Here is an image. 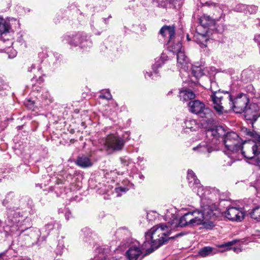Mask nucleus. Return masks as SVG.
<instances>
[{
  "mask_svg": "<svg viewBox=\"0 0 260 260\" xmlns=\"http://www.w3.org/2000/svg\"><path fill=\"white\" fill-rule=\"evenodd\" d=\"M235 243V241L229 242L225 244H222L220 246V247H227V250L229 249V247L233 245Z\"/></svg>",
  "mask_w": 260,
  "mask_h": 260,
  "instance_id": "obj_34",
  "label": "nucleus"
},
{
  "mask_svg": "<svg viewBox=\"0 0 260 260\" xmlns=\"http://www.w3.org/2000/svg\"><path fill=\"white\" fill-rule=\"evenodd\" d=\"M224 129L222 127H217L215 128H212L210 130H208L207 132V135L208 136H211L213 137L211 143L214 145V146H217L219 147L220 144V141L219 139L222 138V136L223 135Z\"/></svg>",
  "mask_w": 260,
  "mask_h": 260,
  "instance_id": "obj_10",
  "label": "nucleus"
},
{
  "mask_svg": "<svg viewBox=\"0 0 260 260\" xmlns=\"http://www.w3.org/2000/svg\"><path fill=\"white\" fill-rule=\"evenodd\" d=\"M251 73L252 72L250 71L247 70V71H245L243 72V75H246L248 73L251 74Z\"/></svg>",
  "mask_w": 260,
  "mask_h": 260,
  "instance_id": "obj_40",
  "label": "nucleus"
},
{
  "mask_svg": "<svg viewBox=\"0 0 260 260\" xmlns=\"http://www.w3.org/2000/svg\"><path fill=\"white\" fill-rule=\"evenodd\" d=\"M215 84H216L215 82H211V91H212V93H213V91H214L213 89H212V88L215 85Z\"/></svg>",
  "mask_w": 260,
  "mask_h": 260,
  "instance_id": "obj_38",
  "label": "nucleus"
},
{
  "mask_svg": "<svg viewBox=\"0 0 260 260\" xmlns=\"http://www.w3.org/2000/svg\"><path fill=\"white\" fill-rule=\"evenodd\" d=\"M233 250L235 251V252H237V251L238 250V249L235 248V247H234L233 248Z\"/></svg>",
  "mask_w": 260,
  "mask_h": 260,
  "instance_id": "obj_43",
  "label": "nucleus"
},
{
  "mask_svg": "<svg viewBox=\"0 0 260 260\" xmlns=\"http://www.w3.org/2000/svg\"><path fill=\"white\" fill-rule=\"evenodd\" d=\"M255 165L258 166L260 167V153L257 155L255 158Z\"/></svg>",
  "mask_w": 260,
  "mask_h": 260,
  "instance_id": "obj_35",
  "label": "nucleus"
},
{
  "mask_svg": "<svg viewBox=\"0 0 260 260\" xmlns=\"http://www.w3.org/2000/svg\"><path fill=\"white\" fill-rule=\"evenodd\" d=\"M249 98L245 94L240 93L234 99L230 94L228 109L237 113L244 112L245 119L253 123L257 120V116L255 112L252 111L251 107L247 108Z\"/></svg>",
  "mask_w": 260,
  "mask_h": 260,
  "instance_id": "obj_4",
  "label": "nucleus"
},
{
  "mask_svg": "<svg viewBox=\"0 0 260 260\" xmlns=\"http://www.w3.org/2000/svg\"><path fill=\"white\" fill-rule=\"evenodd\" d=\"M188 106L190 112L198 114L202 118L210 119L213 114L211 109L206 107L205 104L199 100L190 101Z\"/></svg>",
  "mask_w": 260,
  "mask_h": 260,
  "instance_id": "obj_7",
  "label": "nucleus"
},
{
  "mask_svg": "<svg viewBox=\"0 0 260 260\" xmlns=\"http://www.w3.org/2000/svg\"><path fill=\"white\" fill-rule=\"evenodd\" d=\"M126 140L116 134H112L107 136L104 144L108 150L118 151L123 149Z\"/></svg>",
  "mask_w": 260,
  "mask_h": 260,
  "instance_id": "obj_8",
  "label": "nucleus"
},
{
  "mask_svg": "<svg viewBox=\"0 0 260 260\" xmlns=\"http://www.w3.org/2000/svg\"><path fill=\"white\" fill-rule=\"evenodd\" d=\"M83 40V38L80 34L75 35H65L63 37V41L68 43L70 45L77 46L80 45Z\"/></svg>",
  "mask_w": 260,
  "mask_h": 260,
  "instance_id": "obj_13",
  "label": "nucleus"
},
{
  "mask_svg": "<svg viewBox=\"0 0 260 260\" xmlns=\"http://www.w3.org/2000/svg\"><path fill=\"white\" fill-rule=\"evenodd\" d=\"M180 99L184 101L189 100L193 101L192 100L195 98V94L190 90H184L180 92Z\"/></svg>",
  "mask_w": 260,
  "mask_h": 260,
  "instance_id": "obj_23",
  "label": "nucleus"
},
{
  "mask_svg": "<svg viewBox=\"0 0 260 260\" xmlns=\"http://www.w3.org/2000/svg\"><path fill=\"white\" fill-rule=\"evenodd\" d=\"M170 93H172V91L169 92V94Z\"/></svg>",
  "mask_w": 260,
  "mask_h": 260,
  "instance_id": "obj_46",
  "label": "nucleus"
},
{
  "mask_svg": "<svg viewBox=\"0 0 260 260\" xmlns=\"http://www.w3.org/2000/svg\"><path fill=\"white\" fill-rule=\"evenodd\" d=\"M248 7H251V8H247V14L254 13L256 10L257 8L254 6H247Z\"/></svg>",
  "mask_w": 260,
  "mask_h": 260,
  "instance_id": "obj_33",
  "label": "nucleus"
},
{
  "mask_svg": "<svg viewBox=\"0 0 260 260\" xmlns=\"http://www.w3.org/2000/svg\"><path fill=\"white\" fill-rule=\"evenodd\" d=\"M250 216L253 219L258 220L260 219V207L253 209L250 213Z\"/></svg>",
  "mask_w": 260,
  "mask_h": 260,
  "instance_id": "obj_28",
  "label": "nucleus"
},
{
  "mask_svg": "<svg viewBox=\"0 0 260 260\" xmlns=\"http://www.w3.org/2000/svg\"><path fill=\"white\" fill-rule=\"evenodd\" d=\"M221 140V144H224L226 148L225 153L233 161L239 160L240 157L237 152L241 150L242 144V140L239 136L236 133L231 132L224 135Z\"/></svg>",
  "mask_w": 260,
  "mask_h": 260,
  "instance_id": "obj_5",
  "label": "nucleus"
},
{
  "mask_svg": "<svg viewBox=\"0 0 260 260\" xmlns=\"http://www.w3.org/2000/svg\"><path fill=\"white\" fill-rule=\"evenodd\" d=\"M249 88H252L251 98L254 104L257 105L258 107H260V93L256 92L252 86H250Z\"/></svg>",
  "mask_w": 260,
  "mask_h": 260,
  "instance_id": "obj_27",
  "label": "nucleus"
},
{
  "mask_svg": "<svg viewBox=\"0 0 260 260\" xmlns=\"http://www.w3.org/2000/svg\"><path fill=\"white\" fill-rule=\"evenodd\" d=\"M99 97L102 99L109 100L112 98V95L109 90H103L101 91Z\"/></svg>",
  "mask_w": 260,
  "mask_h": 260,
  "instance_id": "obj_29",
  "label": "nucleus"
},
{
  "mask_svg": "<svg viewBox=\"0 0 260 260\" xmlns=\"http://www.w3.org/2000/svg\"><path fill=\"white\" fill-rule=\"evenodd\" d=\"M219 147L214 146L211 143L208 144L207 142H202L197 147H193V150L199 153H210L214 150H218Z\"/></svg>",
  "mask_w": 260,
  "mask_h": 260,
  "instance_id": "obj_12",
  "label": "nucleus"
},
{
  "mask_svg": "<svg viewBox=\"0 0 260 260\" xmlns=\"http://www.w3.org/2000/svg\"><path fill=\"white\" fill-rule=\"evenodd\" d=\"M197 29V34L194 36V40L197 43L200 44L202 47L206 46L205 43L208 40V34L210 32L208 29L204 30L203 32Z\"/></svg>",
  "mask_w": 260,
  "mask_h": 260,
  "instance_id": "obj_15",
  "label": "nucleus"
},
{
  "mask_svg": "<svg viewBox=\"0 0 260 260\" xmlns=\"http://www.w3.org/2000/svg\"><path fill=\"white\" fill-rule=\"evenodd\" d=\"M179 235H177L176 236V237H178Z\"/></svg>",
  "mask_w": 260,
  "mask_h": 260,
  "instance_id": "obj_47",
  "label": "nucleus"
},
{
  "mask_svg": "<svg viewBox=\"0 0 260 260\" xmlns=\"http://www.w3.org/2000/svg\"><path fill=\"white\" fill-rule=\"evenodd\" d=\"M191 73L197 79L200 78L204 74V71L201 67L195 66L191 68Z\"/></svg>",
  "mask_w": 260,
  "mask_h": 260,
  "instance_id": "obj_26",
  "label": "nucleus"
},
{
  "mask_svg": "<svg viewBox=\"0 0 260 260\" xmlns=\"http://www.w3.org/2000/svg\"><path fill=\"white\" fill-rule=\"evenodd\" d=\"M177 66L179 68L186 70L190 64L189 60L184 51H180L177 55Z\"/></svg>",
  "mask_w": 260,
  "mask_h": 260,
  "instance_id": "obj_17",
  "label": "nucleus"
},
{
  "mask_svg": "<svg viewBox=\"0 0 260 260\" xmlns=\"http://www.w3.org/2000/svg\"><path fill=\"white\" fill-rule=\"evenodd\" d=\"M187 177L189 186L192 188V189H196L195 186H199L200 181L197 179L194 172L191 170H188Z\"/></svg>",
  "mask_w": 260,
  "mask_h": 260,
  "instance_id": "obj_20",
  "label": "nucleus"
},
{
  "mask_svg": "<svg viewBox=\"0 0 260 260\" xmlns=\"http://www.w3.org/2000/svg\"><path fill=\"white\" fill-rule=\"evenodd\" d=\"M196 189H193L194 191L197 192V193L199 196H200L201 199V207L203 205L202 204V200H204L206 202L205 205L208 204L211 206L212 204H214L211 201L207 200L206 198H204V197L205 196L206 192L207 191L206 188H205L203 186L201 185V184H199V186H195Z\"/></svg>",
  "mask_w": 260,
  "mask_h": 260,
  "instance_id": "obj_18",
  "label": "nucleus"
},
{
  "mask_svg": "<svg viewBox=\"0 0 260 260\" xmlns=\"http://www.w3.org/2000/svg\"><path fill=\"white\" fill-rule=\"evenodd\" d=\"M169 1L170 3H172L173 4H174L175 5H177L178 2H179L178 5H179V2L181 0H168Z\"/></svg>",
  "mask_w": 260,
  "mask_h": 260,
  "instance_id": "obj_36",
  "label": "nucleus"
},
{
  "mask_svg": "<svg viewBox=\"0 0 260 260\" xmlns=\"http://www.w3.org/2000/svg\"><path fill=\"white\" fill-rule=\"evenodd\" d=\"M247 135L251 137V140L242 143L241 150L237 152L240 157L239 160L243 157L251 159L253 164H255V158L257 155L260 153V135L254 131H251L247 128L243 129Z\"/></svg>",
  "mask_w": 260,
  "mask_h": 260,
  "instance_id": "obj_3",
  "label": "nucleus"
},
{
  "mask_svg": "<svg viewBox=\"0 0 260 260\" xmlns=\"http://www.w3.org/2000/svg\"><path fill=\"white\" fill-rule=\"evenodd\" d=\"M224 215L229 220L237 222L241 221L245 216L243 208L234 207L228 208L224 213Z\"/></svg>",
  "mask_w": 260,
  "mask_h": 260,
  "instance_id": "obj_9",
  "label": "nucleus"
},
{
  "mask_svg": "<svg viewBox=\"0 0 260 260\" xmlns=\"http://www.w3.org/2000/svg\"><path fill=\"white\" fill-rule=\"evenodd\" d=\"M183 127L190 129V131H194L198 128L199 126L196 120L193 119H187L184 121V125Z\"/></svg>",
  "mask_w": 260,
  "mask_h": 260,
  "instance_id": "obj_25",
  "label": "nucleus"
},
{
  "mask_svg": "<svg viewBox=\"0 0 260 260\" xmlns=\"http://www.w3.org/2000/svg\"><path fill=\"white\" fill-rule=\"evenodd\" d=\"M34 68H35L34 66V65H32V66H31L30 68H28V71L29 72H31V71H32V69H34Z\"/></svg>",
  "mask_w": 260,
  "mask_h": 260,
  "instance_id": "obj_41",
  "label": "nucleus"
},
{
  "mask_svg": "<svg viewBox=\"0 0 260 260\" xmlns=\"http://www.w3.org/2000/svg\"><path fill=\"white\" fill-rule=\"evenodd\" d=\"M128 190V189L126 187H118L115 188V192L117 193V196L119 197L121 195V192H125Z\"/></svg>",
  "mask_w": 260,
  "mask_h": 260,
  "instance_id": "obj_32",
  "label": "nucleus"
},
{
  "mask_svg": "<svg viewBox=\"0 0 260 260\" xmlns=\"http://www.w3.org/2000/svg\"><path fill=\"white\" fill-rule=\"evenodd\" d=\"M11 29L10 23L8 21L0 17V34L9 32Z\"/></svg>",
  "mask_w": 260,
  "mask_h": 260,
  "instance_id": "obj_22",
  "label": "nucleus"
},
{
  "mask_svg": "<svg viewBox=\"0 0 260 260\" xmlns=\"http://www.w3.org/2000/svg\"><path fill=\"white\" fill-rule=\"evenodd\" d=\"M200 25L198 26L197 30H202V28L204 30L208 29L209 31L210 29L215 28V21L211 19L209 16L203 15L200 18Z\"/></svg>",
  "mask_w": 260,
  "mask_h": 260,
  "instance_id": "obj_11",
  "label": "nucleus"
},
{
  "mask_svg": "<svg viewBox=\"0 0 260 260\" xmlns=\"http://www.w3.org/2000/svg\"><path fill=\"white\" fill-rule=\"evenodd\" d=\"M153 75L151 72H147L145 75V77L146 78H148V77L151 78Z\"/></svg>",
  "mask_w": 260,
  "mask_h": 260,
  "instance_id": "obj_37",
  "label": "nucleus"
},
{
  "mask_svg": "<svg viewBox=\"0 0 260 260\" xmlns=\"http://www.w3.org/2000/svg\"><path fill=\"white\" fill-rule=\"evenodd\" d=\"M54 223L53 222H51L46 224L44 229L45 230V231L47 232V234H48L50 233V232L54 229Z\"/></svg>",
  "mask_w": 260,
  "mask_h": 260,
  "instance_id": "obj_31",
  "label": "nucleus"
},
{
  "mask_svg": "<svg viewBox=\"0 0 260 260\" xmlns=\"http://www.w3.org/2000/svg\"><path fill=\"white\" fill-rule=\"evenodd\" d=\"M75 163L77 165L83 168H88L92 165V163L89 158L85 155L78 156Z\"/></svg>",
  "mask_w": 260,
  "mask_h": 260,
  "instance_id": "obj_19",
  "label": "nucleus"
},
{
  "mask_svg": "<svg viewBox=\"0 0 260 260\" xmlns=\"http://www.w3.org/2000/svg\"><path fill=\"white\" fill-rule=\"evenodd\" d=\"M210 97L213 102V108L218 113L221 114L226 111L230 100V94L229 92L213 91Z\"/></svg>",
  "mask_w": 260,
  "mask_h": 260,
  "instance_id": "obj_6",
  "label": "nucleus"
},
{
  "mask_svg": "<svg viewBox=\"0 0 260 260\" xmlns=\"http://www.w3.org/2000/svg\"><path fill=\"white\" fill-rule=\"evenodd\" d=\"M217 250L209 246L205 247L202 248L199 252V255L204 257L215 254Z\"/></svg>",
  "mask_w": 260,
  "mask_h": 260,
  "instance_id": "obj_21",
  "label": "nucleus"
},
{
  "mask_svg": "<svg viewBox=\"0 0 260 260\" xmlns=\"http://www.w3.org/2000/svg\"><path fill=\"white\" fill-rule=\"evenodd\" d=\"M66 218H67V219H68V216H67V214H66Z\"/></svg>",
  "mask_w": 260,
  "mask_h": 260,
  "instance_id": "obj_45",
  "label": "nucleus"
},
{
  "mask_svg": "<svg viewBox=\"0 0 260 260\" xmlns=\"http://www.w3.org/2000/svg\"><path fill=\"white\" fill-rule=\"evenodd\" d=\"M247 8H251L248 7L247 5L244 4H239L236 7V10L238 12H243L247 14Z\"/></svg>",
  "mask_w": 260,
  "mask_h": 260,
  "instance_id": "obj_30",
  "label": "nucleus"
},
{
  "mask_svg": "<svg viewBox=\"0 0 260 260\" xmlns=\"http://www.w3.org/2000/svg\"><path fill=\"white\" fill-rule=\"evenodd\" d=\"M160 35L164 38H166V42L171 41L175 38V27L174 26H164L159 31Z\"/></svg>",
  "mask_w": 260,
  "mask_h": 260,
  "instance_id": "obj_14",
  "label": "nucleus"
},
{
  "mask_svg": "<svg viewBox=\"0 0 260 260\" xmlns=\"http://www.w3.org/2000/svg\"><path fill=\"white\" fill-rule=\"evenodd\" d=\"M168 59V56L164 53H162L160 57L155 62V64L152 66V69L155 74H157L156 68H158L161 67V64H163L165 61Z\"/></svg>",
  "mask_w": 260,
  "mask_h": 260,
  "instance_id": "obj_24",
  "label": "nucleus"
},
{
  "mask_svg": "<svg viewBox=\"0 0 260 260\" xmlns=\"http://www.w3.org/2000/svg\"><path fill=\"white\" fill-rule=\"evenodd\" d=\"M149 215H150V213H148V214H147V219H148V220H152V219H151V218H149Z\"/></svg>",
  "mask_w": 260,
  "mask_h": 260,
  "instance_id": "obj_42",
  "label": "nucleus"
},
{
  "mask_svg": "<svg viewBox=\"0 0 260 260\" xmlns=\"http://www.w3.org/2000/svg\"><path fill=\"white\" fill-rule=\"evenodd\" d=\"M205 201L202 200L201 210H195L193 212H189L178 219L176 216L173 213V209L168 210L165 215V220L168 222L165 224H159L154 227H160L164 226L169 228V234L166 236L165 240L166 242L169 239L174 238V237H169L173 229L178 227L192 226L197 225L206 223L210 219L216 216L217 206L216 204H212L211 206L205 204Z\"/></svg>",
  "mask_w": 260,
  "mask_h": 260,
  "instance_id": "obj_1",
  "label": "nucleus"
},
{
  "mask_svg": "<svg viewBox=\"0 0 260 260\" xmlns=\"http://www.w3.org/2000/svg\"><path fill=\"white\" fill-rule=\"evenodd\" d=\"M33 102L31 101H27V103L26 104V106H28L29 105H33Z\"/></svg>",
  "mask_w": 260,
  "mask_h": 260,
  "instance_id": "obj_39",
  "label": "nucleus"
},
{
  "mask_svg": "<svg viewBox=\"0 0 260 260\" xmlns=\"http://www.w3.org/2000/svg\"><path fill=\"white\" fill-rule=\"evenodd\" d=\"M169 231V228L163 225L153 226L146 233L145 241L141 246L138 242H136L129 247L126 253L128 260H137L143 251L146 250L147 253H150L158 248L165 243Z\"/></svg>",
  "mask_w": 260,
  "mask_h": 260,
  "instance_id": "obj_2",
  "label": "nucleus"
},
{
  "mask_svg": "<svg viewBox=\"0 0 260 260\" xmlns=\"http://www.w3.org/2000/svg\"><path fill=\"white\" fill-rule=\"evenodd\" d=\"M187 39L188 41H189V40H190V39H189V36H188V35H187Z\"/></svg>",
  "mask_w": 260,
  "mask_h": 260,
  "instance_id": "obj_44",
  "label": "nucleus"
},
{
  "mask_svg": "<svg viewBox=\"0 0 260 260\" xmlns=\"http://www.w3.org/2000/svg\"><path fill=\"white\" fill-rule=\"evenodd\" d=\"M168 44L169 51L173 53H177V55L180 51H184L182 49V44L179 38H174L172 41H168Z\"/></svg>",
  "mask_w": 260,
  "mask_h": 260,
  "instance_id": "obj_16",
  "label": "nucleus"
}]
</instances>
